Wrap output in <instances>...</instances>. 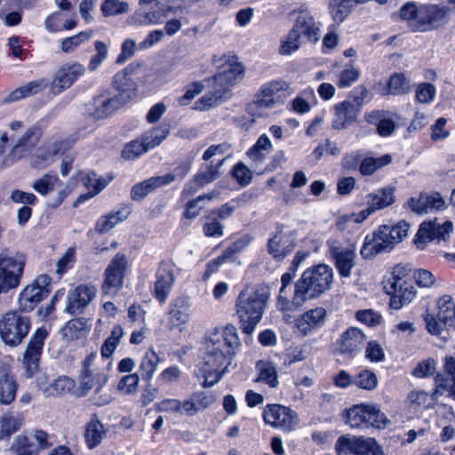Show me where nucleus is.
I'll return each mask as SVG.
<instances>
[{
  "mask_svg": "<svg viewBox=\"0 0 455 455\" xmlns=\"http://www.w3.org/2000/svg\"><path fill=\"white\" fill-rule=\"evenodd\" d=\"M124 328L120 324L113 327L110 335L105 339L100 348V356L104 362L112 361V355L124 336Z\"/></svg>",
  "mask_w": 455,
  "mask_h": 455,
  "instance_id": "nucleus-45",
  "label": "nucleus"
},
{
  "mask_svg": "<svg viewBox=\"0 0 455 455\" xmlns=\"http://www.w3.org/2000/svg\"><path fill=\"white\" fill-rule=\"evenodd\" d=\"M169 11H171L170 7L166 9L159 8L157 10L148 12L143 16L139 14L134 18V24L140 26L161 24L167 18Z\"/></svg>",
  "mask_w": 455,
  "mask_h": 455,
  "instance_id": "nucleus-58",
  "label": "nucleus"
},
{
  "mask_svg": "<svg viewBox=\"0 0 455 455\" xmlns=\"http://www.w3.org/2000/svg\"><path fill=\"white\" fill-rule=\"evenodd\" d=\"M169 316L173 326L180 327L185 325L191 315V300L188 297L180 296L171 303Z\"/></svg>",
  "mask_w": 455,
  "mask_h": 455,
  "instance_id": "nucleus-29",
  "label": "nucleus"
},
{
  "mask_svg": "<svg viewBox=\"0 0 455 455\" xmlns=\"http://www.w3.org/2000/svg\"><path fill=\"white\" fill-rule=\"evenodd\" d=\"M190 170L189 164H182L176 167L172 172L154 176L142 182L135 184L131 190V198L133 201L142 200L149 193L173 182L176 179H183Z\"/></svg>",
  "mask_w": 455,
  "mask_h": 455,
  "instance_id": "nucleus-9",
  "label": "nucleus"
},
{
  "mask_svg": "<svg viewBox=\"0 0 455 455\" xmlns=\"http://www.w3.org/2000/svg\"><path fill=\"white\" fill-rule=\"evenodd\" d=\"M388 247V243L383 240L378 229L372 235H366L360 253L364 259H372L379 253L389 251Z\"/></svg>",
  "mask_w": 455,
  "mask_h": 455,
  "instance_id": "nucleus-33",
  "label": "nucleus"
},
{
  "mask_svg": "<svg viewBox=\"0 0 455 455\" xmlns=\"http://www.w3.org/2000/svg\"><path fill=\"white\" fill-rule=\"evenodd\" d=\"M128 261L124 254L117 253L111 259L104 272L102 292L110 297L115 296L123 288Z\"/></svg>",
  "mask_w": 455,
  "mask_h": 455,
  "instance_id": "nucleus-12",
  "label": "nucleus"
},
{
  "mask_svg": "<svg viewBox=\"0 0 455 455\" xmlns=\"http://www.w3.org/2000/svg\"><path fill=\"white\" fill-rule=\"evenodd\" d=\"M408 207L418 214L429 213L442 210L445 202L440 194H421L418 197H411L407 202Z\"/></svg>",
  "mask_w": 455,
  "mask_h": 455,
  "instance_id": "nucleus-26",
  "label": "nucleus"
},
{
  "mask_svg": "<svg viewBox=\"0 0 455 455\" xmlns=\"http://www.w3.org/2000/svg\"><path fill=\"white\" fill-rule=\"evenodd\" d=\"M130 211L127 207H123L116 212H111L108 215L100 217L95 229L100 234H104L111 230L116 225L126 220Z\"/></svg>",
  "mask_w": 455,
  "mask_h": 455,
  "instance_id": "nucleus-46",
  "label": "nucleus"
},
{
  "mask_svg": "<svg viewBox=\"0 0 455 455\" xmlns=\"http://www.w3.org/2000/svg\"><path fill=\"white\" fill-rule=\"evenodd\" d=\"M370 404H356L347 411L346 423L352 428H369Z\"/></svg>",
  "mask_w": 455,
  "mask_h": 455,
  "instance_id": "nucleus-38",
  "label": "nucleus"
},
{
  "mask_svg": "<svg viewBox=\"0 0 455 455\" xmlns=\"http://www.w3.org/2000/svg\"><path fill=\"white\" fill-rule=\"evenodd\" d=\"M214 402L215 398L212 394L195 392L182 401V411L188 416H194L209 408Z\"/></svg>",
  "mask_w": 455,
  "mask_h": 455,
  "instance_id": "nucleus-28",
  "label": "nucleus"
},
{
  "mask_svg": "<svg viewBox=\"0 0 455 455\" xmlns=\"http://www.w3.org/2000/svg\"><path fill=\"white\" fill-rule=\"evenodd\" d=\"M294 277L295 270L284 273L281 277L282 286L280 288L279 297L276 302L277 309L280 311L289 312L299 307L293 303V296L291 297V299L289 298L291 291V288H289V286H291Z\"/></svg>",
  "mask_w": 455,
  "mask_h": 455,
  "instance_id": "nucleus-37",
  "label": "nucleus"
},
{
  "mask_svg": "<svg viewBox=\"0 0 455 455\" xmlns=\"http://www.w3.org/2000/svg\"><path fill=\"white\" fill-rule=\"evenodd\" d=\"M304 41L316 44L320 39L321 23L316 22L314 16L307 10L300 9L297 12L294 24L291 28Z\"/></svg>",
  "mask_w": 455,
  "mask_h": 455,
  "instance_id": "nucleus-20",
  "label": "nucleus"
},
{
  "mask_svg": "<svg viewBox=\"0 0 455 455\" xmlns=\"http://www.w3.org/2000/svg\"><path fill=\"white\" fill-rule=\"evenodd\" d=\"M43 82L33 81L11 92L4 99V102H14L40 92L44 89Z\"/></svg>",
  "mask_w": 455,
  "mask_h": 455,
  "instance_id": "nucleus-50",
  "label": "nucleus"
},
{
  "mask_svg": "<svg viewBox=\"0 0 455 455\" xmlns=\"http://www.w3.org/2000/svg\"><path fill=\"white\" fill-rule=\"evenodd\" d=\"M64 143L60 140H47L38 148L37 154L33 161L36 168L43 169L54 162L56 156L63 149Z\"/></svg>",
  "mask_w": 455,
  "mask_h": 455,
  "instance_id": "nucleus-27",
  "label": "nucleus"
},
{
  "mask_svg": "<svg viewBox=\"0 0 455 455\" xmlns=\"http://www.w3.org/2000/svg\"><path fill=\"white\" fill-rule=\"evenodd\" d=\"M94 47L96 53L91 57L88 63V69L92 72L96 71L108 57V48L104 42L95 41Z\"/></svg>",
  "mask_w": 455,
  "mask_h": 455,
  "instance_id": "nucleus-64",
  "label": "nucleus"
},
{
  "mask_svg": "<svg viewBox=\"0 0 455 455\" xmlns=\"http://www.w3.org/2000/svg\"><path fill=\"white\" fill-rule=\"evenodd\" d=\"M51 277L48 275H38L32 283L27 285L20 293L19 307L22 311L33 310L50 293Z\"/></svg>",
  "mask_w": 455,
  "mask_h": 455,
  "instance_id": "nucleus-13",
  "label": "nucleus"
},
{
  "mask_svg": "<svg viewBox=\"0 0 455 455\" xmlns=\"http://www.w3.org/2000/svg\"><path fill=\"white\" fill-rule=\"evenodd\" d=\"M169 129L166 126H158L145 132L141 140L148 151L159 146L168 136Z\"/></svg>",
  "mask_w": 455,
  "mask_h": 455,
  "instance_id": "nucleus-55",
  "label": "nucleus"
},
{
  "mask_svg": "<svg viewBox=\"0 0 455 455\" xmlns=\"http://www.w3.org/2000/svg\"><path fill=\"white\" fill-rule=\"evenodd\" d=\"M224 225L212 212L204 216V235L207 237H220L224 235Z\"/></svg>",
  "mask_w": 455,
  "mask_h": 455,
  "instance_id": "nucleus-59",
  "label": "nucleus"
},
{
  "mask_svg": "<svg viewBox=\"0 0 455 455\" xmlns=\"http://www.w3.org/2000/svg\"><path fill=\"white\" fill-rule=\"evenodd\" d=\"M122 103L118 96L114 98L100 96L94 100V109L92 111V114L97 119L105 118L119 108Z\"/></svg>",
  "mask_w": 455,
  "mask_h": 455,
  "instance_id": "nucleus-47",
  "label": "nucleus"
},
{
  "mask_svg": "<svg viewBox=\"0 0 455 455\" xmlns=\"http://www.w3.org/2000/svg\"><path fill=\"white\" fill-rule=\"evenodd\" d=\"M213 63L219 72L210 81L229 95L230 88L243 80L245 68L235 55L214 56Z\"/></svg>",
  "mask_w": 455,
  "mask_h": 455,
  "instance_id": "nucleus-7",
  "label": "nucleus"
},
{
  "mask_svg": "<svg viewBox=\"0 0 455 455\" xmlns=\"http://www.w3.org/2000/svg\"><path fill=\"white\" fill-rule=\"evenodd\" d=\"M408 399L411 410L415 412L428 409L435 403L433 395L424 391H412L409 394Z\"/></svg>",
  "mask_w": 455,
  "mask_h": 455,
  "instance_id": "nucleus-57",
  "label": "nucleus"
},
{
  "mask_svg": "<svg viewBox=\"0 0 455 455\" xmlns=\"http://www.w3.org/2000/svg\"><path fill=\"white\" fill-rule=\"evenodd\" d=\"M24 422L21 413L6 411L0 417V439H8L19 431Z\"/></svg>",
  "mask_w": 455,
  "mask_h": 455,
  "instance_id": "nucleus-40",
  "label": "nucleus"
},
{
  "mask_svg": "<svg viewBox=\"0 0 455 455\" xmlns=\"http://www.w3.org/2000/svg\"><path fill=\"white\" fill-rule=\"evenodd\" d=\"M159 363L160 358L153 349H149L144 354L140 364V372L144 380L148 382L152 380Z\"/></svg>",
  "mask_w": 455,
  "mask_h": 455,
  "instance_id": "nucleus-51",
  "label": "nucleus"
},
{
  "mask_svg": "<svg viewBox=\"0 0 455 455\" xmlns=\"http://www.w3.org/2000/svg\"><path fill=\"white\" fill-rule=\"evenodd\" d=\"M410 225L406 221H400L395 226L383 225L378 229L383 240L388 243L389 251L399 243L408 235Z\"/></svg>",
  "mask_w": 455,
  "mask_h": 455,
  "instance_id": "nucleus-35",
  "label": "nucleus"
},
{
  "mask_svg": "<svg viewBox=\"0 0 455 455\" xmlns=\"http://www.w3.org/2000/svg\"><path fill=\"white\" fill-rule=\"evenodd\" d=\"M289 89L290 84L282 79L263 84L256 94L255 100L247 106V113L253 117L267 116L268 110L278 108L284 103L285 92Z\"/></svg>",
  "mask_w": 455,
  "mask_h": 455,
  "instance_id": "nucleus-4",
  "label": "nucleus"
},
{
  "mask_svg": "<svg viewBox=\"0 0 455 455\" xmlns=\"http://www.w3.org/2000/svg\"><path fill=\"white\" fill-rule=\"evenodd\" d=\"M60 182L57 175L46 173L34 181L32 188L40 195L46 196L52 192Z\"/></svg>",
  "mask_w": 455,
  "mask_h": 455,
  "instance_id": "nucleus-62",
  "label": "nucleus"
},
{
  "mask_svg": "<svg viewBox=\"0 0 455 455\" xmlns=\"http://www.w3.org/2000/svg\"><path fill=\"white\" fill-rule=\"evenodd\" d=\"M271 151L272 143L269 138L266 134H262L247 152L251 166L255 169L260 167Z\"/></svg>",
  "mask_w": 455,
  "mask_h": 455,
  "instance_id": "nucleus-32",
  "label": "nucleus"
},
{
  "mask_svg": "<svg viewBox=\"0 0 455 455\" xmlns=\"http://www.w3.org/2000/svg\"><path fill=\"white\" fill-rule=\"evenodd\" d=\"M31 327L30 319L17 311H10L0 317V338L9 347L19 346Z\"/></svg>",
  "mask_w": 455,
  "mask_h": 455,
  "instance_id": "nucleus-8",
  "label": "nucleus"
},
{
  "mask_svg": "<svg viewBox=\"0 0 455 455\" xmlns=\"http://www.w3.org/2000/svg\"><path fill=\"white\" fill-rule=\"evenodd\" d=\"M262 416L267 425L284 432L294 430L299 422V415L295 411L279 403L267 404Z\"/></svg>",
  "mask_w": 455,
  "mask_h": 455,
  "instance_id": "nucleus-10",
  "label": "nucleus"
},
{
  "mask_svg": "<svg viewBox=\"0 0 455 455\" xmlns=\"http://www.w3.org/2000/svg\"><path fill=\"white\" fill-rule=\"evenodd\" d=\"M85 67L78 62L63 65L55 75L52 84V92L60 93L69 88L79 77L85 74Z\"/></svg>",
  "mask_w": 455,
  "mask_h": 455,
  "instance_id": "nucleus-23",
  "label": "nucleus"
},
{
  "mask_svg": "<svg viewBox=\"0 0 455 455\" xmlns=\"http://www.w3.org/2000/svg\"><path fill=\"white\" fill-rule=\"evenodd\" d=\"M365 340L366 336L360 329L351 327L340 335L337 344L341 354L353 356L362 350Z\"/></svg>",
  "mask_w": 455,
  "mask_h": 455,
  "instance_id": "nucleus-25",
  "label": "nucleus"
},
{
  "mask_svg": "<svg viewBox=\"0 0 455 455\" xmlns=\"http://www.w3.org/2000/svg\"><path fill=\"white\" fill-rule=\"evenodd\" d=\"M46 337V330L44 328H37L30 338L23 354V367L25 369L26 376L28 378L32 377L38 370L39 360Z\"/></svg>",
  "mask_w": 455,
  "mask_h": 455,
  "instance_id": "nucleus-17",
  "label": "nucleus"
},
{
  "mask_svg": "<svg viewBox=\"0 0 455 455\" xmlns=\"http://www.w3.org/2000/svg\"><path fill=\"white\" fill-rule=\"evenodd\" d=\"M426 329L430 335L439 337L443 340H448L450 332L455 331L453 328H448L444 326L443 323H441L437 315L432 314H426L423 316Z\"/></svg>",
  "mask_w": 455,
  "mask_h": 455,
  "instance_id": "nucleus-52",
  "label": "nucleus"
},
{
  "mask_svg": "<svg viewBox=\"0 0 455 455\" xmlns=\"http://www.w3.org/2000/svg\"><path fill=\"white\" fill-rule=\"evenodd\" d=\"M453 231V224L450 220L439 221L437 219L423 222L416 235L415 243L424 250L427 242L445 241Z\"/></svg>",
  "mask_w": 455,
  "mask_h": 455,
  "instance_id": "nucleus-15",
  "label": "nucleus"
},
{
  "mask_svg": "<svg viewBox=\"0 0 455 455\" xmlns=\"http://www.w3.org/2000/svg\"><path fill=\"white\" fill-rule=\"evenodd\" d=\"M9 128L12 132L9 137L7 132H4L0 136V161L3 166H10L12 164H6V156L9 155V150L13 144L10 143V140H13L20 132L25 128L22 121L14 120L9 124Z\"/></svg>",
  "mask_w": 455,
  "mask_h": 455,
  "instance_id": "nucleus-42",
  "label": "nucleus"
},
{
  "mask_svg": "<svg viewBox=\"0 0 455 455\" xmlns=\"http://www.w3.org/2000/svg\"><path fill=\"white\" fill-rule=\"evenodd\" d=\"M239 346L237 330L232 324L214 330L205 337L203 362L198 370V377L204 379L203 387H212L220 381Z\"/></svg>",
  "mask_w": 455,
  "mask_h": 455,
  "instance_id": "nucleus-1",
  "label": "nucleus"
},
{
  "mask_svg": "<svg viewBox=\"0 0 455 455\" xmlns=\"http://www.w3.org/2000/svg\"><path fill=\"white\" fill-rule=\"evenodd\" d=\"M411 91V80L403 73L395 72L389 76L381 93L383 95L400 96L408 94Z\"/></svg>",
  "mask_w": 455,
  "mask_h": 455,
  "instance_id": "nucleus-34",
  "label": "nucleus"
},
{
  "mask_svg": "<svg viewBox=\"0 0 455 455\" xmlns=\"http://www.w3.org/2000/svg\"><path fill=\"white\" fill-rule=\"evenodd\" d=\"M97 287L93 284H80L68 295L66 311L70 315H78L95 299Z\"/></svg>",
  "mask_w": 455,
  "mask_h": 455,
  "instance_id": "nucleus-22",
  "label": "nucleus"
},
{
  "mask_svg": "<svg viewBox=\"0 0 455 455\" xmlns=\"http://www.w3.org/2000/svg\"><path fill=\"white\" fill-rule=\"evenodd\" d=\"M81 181L83 185L89 189L88 194L81 196L80 198L84 200L96 196L108 184V180L101 176H98L94 172L83 173L81 176Z\"/></svg>",
  "mask_w": 455,
  "mask_h": 455,
  "instance_id": "nucleus-48",
  "label": "nucleus"
},
{
  "mask_svg": "<svg viewBox=\"0 0 455 455\" xmlns=\"http://www.w3.org/2000/svg\"><path fill=\"white\" fill-rule=\"evenodd\" d=\"M338 455H383L380 446L373 438L342 435L336 443Z\"/></svg>",
  "mask_w": 455,
  "mask_h": 455,
  "instance_id": "nucleus-14",
  "label": "nucleus"
},
{
  "mask_svg": "<svg viewBox=\"0 0 455 455\" xmlns=\"http://www.w3.org/2000/svg\"><path fill=\"white\" fill-rule=\"evenodd\" d=\"M215 197L216 194L212 192L199 196L196 199L188 201L186 204V210L183 214L184 217L190 220L196 218L200 214L201 210L204 207L203 203L205 200L211 201Z\"/></svg>",
  "mask_w": 455,
  "mask_h": 455,
  "instance_id": "nucleus-61",
  "label": "nucleus"
},
{
  "mask_svg": "<svg viewBox=\"0 0 455 455\" xmlns=\"http://www.w3.org/2000/svg\"><path fill=\"white\" fill-rule=\"evenodd\" d=\"M107 430L100 421L97 415H92L90 421L85 425L84 441L89 449H94L100 444L106 436Z\"/></svg>",
  "mask_w": 455,
  "mask_h": 455,
  "instance_id": "nucleus-36",
  "label": "nucleus"
},
{
  "mask_svg": "<svg viewBox=\"0 0 455 455\" xmlns=\"http://www.w3.org/2000/svg\"><path fill=\"white\" fill-rule=\"evenodd\" d=\"M448 9L435 4L419 7L418 21L414 23V31H429L447 21Z\"/></svg>",
  "mask_w": 455,
  "mask_h": 455,
  "instance_id": "nucleus-19",
  "label": "nucleus"
},
{
  "mask_svg": "<svg viewBox=\"0 0 455 455\" xmlns=\"http://www.w3.org/2000/svg\"><path fill=\"white\" fill-rule=\"evenodd\" d=\"M42 137L43 130L38 124L27 128L16 140L12 148H10L5 163L14 164L23 157L29 156L36 148Z\"/></svg>",
  "mask_w": 455,
  "mask_h": 455,
  "instance_id": "nucleus-11",
  "label": "nucleus"
},
{
  "mask_svg": "<svg viewBox=\"0 0 455 455\" xmlns=\"http://www.w3.org/2000/svg\"><path fill=\"white\" fill-rule=\"evenodd\" d=\"M359 113L349 101L343 100L334 107L332 127L342 130L351 125Z\"/></svg>",
  "mask_w": 455,
  "mask_h": 455,
  "instance_id": "nucleus-31",
  "label": "nucleus"
},
{
  "mask_svg": "<svg viewBox=\"0 0 455 455\" xmlns=\"http://www.w3.org/2000/svg\"><path fill=\"white\" fill-rule=\"evenodd\" d=\"M258 377L256 382L275 388L279 385L278 373L275 365L269 361H259L256 365Z\"/></svg>",
  "mask_w": 455,
  "mask_h": 455,
  "instance_id": "nucleus-41",
  "label": "nucleus"
},
{
  "mask_svg": "<svg viewBox=\"0 0 455 455\" xmlns=\"http://www.w3.org/2000/svg\"><path fill=\"white\" fill-rule=\"evenodd\" d=\"M352 8L351 0L329 1V13L336 25H340L348 17Z\"/></svg>",
  "mask_w": 455,
  "mask_h": 455,
  "instance_id": "nucleus-49",
  "label": "nucleus"
},
{
  "mask_svg": "<svg viewBox=\"0 0 455 455\" xmlns=\"http://www.w3.org/2000/svg\"><path fill=\"white\" fill-rule=\"evenodd\" d=\"M437 318L444 326L455 330V304L449 295L441 297L437 301Z\"/></svg>",
  "mask_w": 455,
  "mask_h": 455,
  "instance_id": "nucleus-43",
  "label": "nucleus"
},
{
  "mask_svg": "<svg viewBox=\"0 0 455 455\" xmlns=\"http://www.w3.org/2000/svg\"><path fill=\"white\" fill-rule=\"evenodd\" d=\"M26 256L18 251L0 252V294L19 287L24 273Z\"/></svg>",
  "mask_w": 455,
  "mask_h": 455,
  "instance_id": "nucleus-6",
  "label": "nucleus"
},
{
  "mask_svg": "<svg viewBox=\"0 0 455 455\" xmlns=\"http://www.w3.org/2000/svg\"><path fill=\"white\" fill-rule=\"evenodd\" d=\"M93 36L92 30L81 31L75 36L67 37L61 41V51L65 53H71L82 44L89 41Z\"/></svg>",
  "mask_w": 455,
  "mask_h": 455,
  "instance_id": "nucleus-60",
  "label": "nucleus"
},
{
  "mask_svg": "<svg viewBox=\"0 0 455 455\" xmlns=\"http://www.w3.org/2000/svg\"><path fill=\"white\" fill-rule=\"evenodd\" d=\"M270 292L267 286L258 284L243 290L235 300V315L244 333L251 334L260 322Z\"/></svg>",
  "mask_w": 455,
  "mask_h": 455,
  "instance_id": "nucleus-2",
  "label": "nucleus"
},
{
  "mask_svg": "<svg viewBox=\"0 0 455 455\" xmlns=\"http://www.w3.org/2000/svg\"><path fill=\"white\" fill-rule=\"evenodd\" d=\"M294 246L291 235L281 229L268 239L267 252L275 260L281 261L292 251Z\"/></svg>",
  "mask_w": 455,
  "mask_h": 455,
  "instance_id": "nucleus-24",
  "label": "nucleus"
},
{
  "mask_svg": "<svg viewBox=\"0 0 455 455\" xmlns=\"http://www.w3.org/2000/svg\"><path fill=\"white\" fill-rule=\"evenodd\" d=\"M211 82V91L205 93L195 103V109L204 111L212 108L228 98V94L225 92L224 89H220L218 85Z\"/></svg>",
  "mask_w": 455,
  "mask_h": 455,
  "instance_id": "nucleus-39",
  "label": "nucleus"
},
{
  "mask_svg": "<svg viewBox=\"0 0 455 455\" xmlns=\"http://www.w3.org/2000/svg\"><path fill=\"white\" fill-rule=\"evenodd\" d=\"M113 362H104L96 353L89 355L83 363V369L79 375V388L83 395L91 390L99 393L108 381V373Z\"/></svg>",
  "mask_w": 455,
  "mask_h": 455,
  "instance_id": "nucleus-5",
  "label": "nucleus"
},
{
  "mask_svg": "<svg viewBox=\"0 0 455 455\" xmlns=\"http://www.w3.org/2000/svg\"><path fill=\"white\" fill-rule=\"evenodd\" d=\"M17 384L7 373L0 376V403L10 404L15 398Z\"/></svg>",
  "mask_w": 455,
  "mask_h": 455,
  "instance_id": "nucleus-53",
  "label": "nucleus"
},
{
  "mask_svg": "<svg viewBox=\"0 0 455 455\" xmlns=\"http://www.w3.org/2000/svg\"><path fill=\"white\" fill-rule=\"evenodd\" d=\"M304 41L291 28L286 36H284L279 46V54L282 56H289L297 52Z\"/></svg>",
  "mask_w": 455,
  "mask_h": 455,
  "instance_id": "nucleus-56",
  "label": "nucleus"
},
{
  "mask_svg": "<svg viewBox=\"0 0 455 455\" xmlns=\"http://www.w3.org/2000/svg\"><path fill=\"white\" fill-rule=\"evenodd\" d=\"M392 162V156L388 154L379 157H366L362 160L359 171L362 175L368 176L373 174L377 170L389 164Z\"/></svg>",
  "mask_w": 455,
  "mask_h": 455,
  "instance_id": "nucleus-54",
  "label": "nucleus"
},
{
  "mask_svg": "<svg viewBox=\"0 0 455 455\" xmlns=\"http://www.w3.org/2000/svg\"><path fill=\"white\" fill-rule=\"evenodd\" d=\"M177 267L172 261H163L156 273L154 295L161 303H165L175 282Z\"/></svg>",
  "mask_w": 455,
  "mask_h": 455,
  "instance_id": "nucleus-18",
  "label": "nucleus"
},
{
  "mask_svg": "<svg viewBox=\"0 0 455 455\" xmlns=\"http://www.w3.org/2000/svg\"><path fill=\"white\" fill-rule=\"evenodd\" d=\"M395 188H383L368 196V207L374 212L391 205L395 202Z\"/></svg>",
  "mask_w": 455,
  "mask_h": 455,
  "instance_id": "nucleus-44",
  "label": "nucleus"
},
{
  "mask_svg": "<svg viewBox=\"0 0 455 455\" xmlns=\"http://www.w3.org/2000/svg\"><path fill=\"white\" fill-rule=\"evenodd\" d=\"M332 280V268L325 264L307 269L295 283L293 303L302 307L307 299L319 297L331 288Z\"/></svg>",
  "mask_w": 455,
  "mask_h": 455,
  "instance_id": "nucleus-3",
  "label": "nucleus"
},
{
  "mask_svg": "<svg viewBox=\"0 0 455 455\" xmlns=\"http://www.w3.org/2000/svg\"><path fill=\"white\" fill-rule=\"evenodd\" d=\"M331 256L335 260V266L343 277H348L355 266V252L352 247L337 246L331 249Z\"/></svg>",
  "mask_w": 455,
  "mask_h": 455,
  "instance_id": "nucleus-30",
  "label": "nucleus"
},
{
  "mask_svg": "<svg viewBox=\"0 0 455 455\" xmlns=\"http://www.w3.org/2000/svg\"><path fill=\"white\" fill-rule=\"evenodd\" d=\"M386 290L391 295L390 307L395 310L409 305L414 299L417 293L415 287L411 283L395 275L388 279Z\"/></svg>",
  "mask_w": 455,
  "mask_h": 455,
  "instance_id": "nucleus-16",
  "label": "nucleus"
},
{
  "mask_svg": "<svg viewBox=\"0 0 455 455\" xmlns=\"http://www.w3.org/2000/svg\"><path fill=\"white\" fill-rule=\"evenodd\" d=\"M326 316L323 307L309 309L295 320L294 332L299 337H307L324 325Z\"/></svg>",
  "mask_w": 455,
  "mask_h": 455,
  "instance_id": "nucleus-21",
  "label": "nucleus"
},
{
  "mask_svg": "<svg viewBox=\"0 0 455 455\" xmlns=\"http://www.w3.org/2000/svg\"><path fill=\"white\" fill-rule=\"evenodd\" d=\"M74 387V381L65 376L60 377L55 379L44 389L46 395L57 396L64 395Z\"/></svg>",
  "mask_w": 455,
  "mask_h": 455,
  "instance_id": "nucleus-63",
  "label": "nucleus"
}]
</instances>
